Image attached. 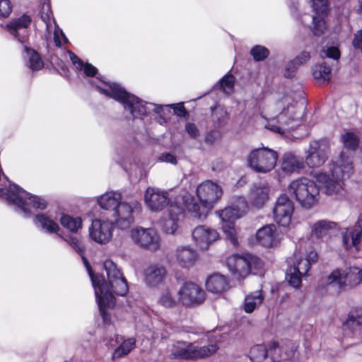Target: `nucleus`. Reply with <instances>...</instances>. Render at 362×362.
<instances>
[{
	"label": "nucleus",
	"mask_w": 362,
	"mask_h": 362,
	"mask_svg": "<svg viewBox=\"0 0 362 362\" xmlns=\"http://www.w3.org/2000/svg\"><path fill=\"white\" fill-rule=\"evenodd\" d=\"M329 151V145L327 141H312L305 151V163L310 168H320L328 159Z\"/></svg>",
	"instance_id": "9b49d317"
},
{
	"label": "nucleus",
	"mask_w": 362,
	"mask_h": 362,
	"mask_svg": "<svg viewBox=\"0 0 362 362\" xmlns=\"http://www.w3.org/2000/svg\"><path fill=\"white\" fill-rule=\"evenodd\" d=\"M192 235L197 247L202 250H208L214 243L219 239L217 230L206 226H199L194 228Z\"/></svg>",
	"instance_id": "f3484780"
},
{
	"label": "nucleus",
	"mask_w": 362,
	"mask_h": 362,
	"mask_svg": "<svg viewBox=\"0 0 362 362\" xmlns=\"http://www.w3.org/2000/svg\"><path fill=\"white\" fill-rule=\"evenodd\" d=\"M354 46L362 51V30L358 31L353 41Z\"/></svg>",
	"instance_id": "e2e57ef3"
},
{
	"label": "nucleus",
	"mask_w": 362,
	"mask_h": 362,
	"mask_svg": "<svg viewBox=\"0 0 362 362\" xmlns=\"http://www.w3.org/2000/svg\"><path fill=\"white\" fill-rule=\"evenodd\" d=\"M298 67L299 65H298L296 62L293 60L291 61L286 67L284 76L286 78H292L295 75Z\"/></svg>",
	"instance_id": "6e6d98bb"
},
{
	"label": "nucleus",
	"mask_w": 362,
	"mask_h": 362,
	"mask_svg": "<svg viewBox=\"0 0 362 362\" xmlns=\"http://www.w3.org/2000/svg\"><path fill=\"white\" fill-rule=\"evenodd\" d=\"M83 259L95 289L100 315L103 321L107 322L109 319L105 309L115 305V295L123 296L127 294L129 289L127 282L112 261L106 260L104 262L107 279L106 282L103 276L94 275L87 259L85 257Z\"/></svg>",
	"instance_id": "f257e3e1"
},
{
	"label": "nucleus",
	"mask_w": 362,
	"mask_h": 362,
	"mask_svg": "<svg viewBox=\"0 0 362 362\" xmlns=\"http://www.w3.org/2000/svg\"><path fill=\"white\" fill-rule=\"evenodd\" d=\"M362 237V220H358L351 227L346 228L341 233L342 243L346 250H358Z\"/></svg>",
	"instance_id": "412c9836"
},
{
	"label": "nucleus",
	"mask_w": 362,
	"mask_h": 362,
	"mask_svg": "<svg viewBox=\"0 0 362 362\" xmlns=\"http://www.w3.org/2000/svg\"><path fill=\"white\" fill-rule=\"evenodd\" d=\"M44 10H46V12H43L41 15V18L42 21L45 22L46 25L47 30H48L49 26L51 25V11L49 9V6L47 5L46 6H43Z\"/></svg>",
	"instance_id": "13d9d810"
},
{
	"label": "nucleus",
	"mask_w": 362,
	"mask_h": 362,
	"mask_svg": "<svg viewBox=\"0 0 362 362\" xmlns=\"http://www.w3.org/2000/svg\"><path fill=\"white\" fill-rule=\"evenodd\" d=\"M25 52H26V57H28V66L33 71L40 70L44 66V63L42 61L40 55L33 49L24 46Z\"/></svg>",
	"instance_id": "a19ab883"
},
{
	"label": "nucleus",
	"mask_w": 362,
	"mask_h": 362,
	"mask_svg": "<svg viewBox=\"0 0 362 362\" xmlns=\"http://www.w3.org/2000/svg\"><path fill=\"white\" fill-rule=\"evenodd\" d=\"M250 259V274H259L263 268V262L258 257L248 255Z\"/></svg>",
	"instance_id": "3c124183"
},
{
	"label": "nucleus",
	"mask_w": 362,
	"mask_h": 362,
	"mask_svg": "<svg viewBox=\"0 0 362 362\" xmlns=\"http://www.w3.org/2000/svg\"><path fill=\"white\" fill-rule=\"evenodd\" d=\"M310 59V54L308 52H302L294 59H293L298 65L305 64Z\"/></svg>",
	"instance_id": "052dcab7"
},
{
	"label": "nucleus",
	"mask_w": 362,
	"mask_h": 362,
	"mask_svg": "<svg viewBox=\"0 0 362 362\" xmlns=\"http://www.w3.org/2000/svg\"><path fill=\"white\" fill-rule=\"evenodd\" d=\"M192 344L183 341L176 342L172 348V354L175 358L192 359Z\"/></svg>",
	"instance_id": "e433bc0d"
},
{
	"label": "nucleus",
	"mask_w": 362,
	"mask_h": 362,
	"mask_svg": "<svg viewBox=\"0 0 362 362\" xmlns=\"http://www.w3.org/2000/svg\"><path fill=\"white\" fill-rule=\"evenodd\" d=\"M221 137L220 132L218 131H211L209 132L205 138L206 142L209 144H213Z\"/></svg>",
	"instance_id": "680f3d73"
},
{
	"label": "nucleus",
	"mask_w": 362,
	"mask_h": 362,
	"mask_svg": "<svg viewBox=\"0 0 362 362\" xmlns=\"http://www.w3.org/2000/svg\"><path fill=\"white\" fill-rule=\"evenodd\" d=\"M141 204L137 200L119 202L112 214L117 226L122 229L129 228L134 221V215L140 212Z\"/></svg>",
	"instance_id": "f8f14e48"
},
{
	"label": "nucleus",
	"mask_w": 362,
	"mask_h": 362,
	"mask_svg": "<svg viewBox=\"0 0 362 362\" xmlns=\"http://www.w3.org/2000/svg\"><path fill=\"white\" fill-rule=\"evenodd\" d=\"M185 130L192 138L196 139L199 136V129L193 123L187 122L185 125Z\"/></svg>",
	"instance_id": "4d7b16f0"
},
{
	"label": "nucleus",
	"mask_w": 362,
	"mask_h": 362,
	"mask_svg": "<svg viewBox=\"0 0 362 362\" xmlns=\"http://www.w3.org/2000/svg\"><path fill=\"white\" fill-rule=\"evenodd\" d=\"M163 331L160 333V336L162 338H167L170 334L173 329L171 326L167 323L163 324Z\"/></svg>",
	"instance_id": "0e129e2a"
},
{
	"label": "nucleus",
	"mask_w": 362,
	"mask_h": 362,
	"mask_svg": "<svg viewBox=\"0 0 362 362\" xmlns=\"http://www.w3.org/2000/svg\"><path fill=\"white\" fill-rule=\"evenodd\" d=\"M288 192L305 209H313L320 200V187L315 180L306 177L292 180L288 186Z\"/></svg>",
	"instance_id": "423d86ee"
},
{
	"label": "nucleus",
	"mask_w": 362,
	"mask_h": 362,
	"mask_svg": "<svg viewBox=\"0 0 362 362\" xmlns=\"http://www.w3.org/2000/svg\"><path fill=\"white\" fill-rule=\"evenodd\" d=\"M278 159L277 153L268 148L252 151L247 158L249 166L255 172L266 173L272 170Z\"/></svg>",
	"instance_id": "1a4fd4ad"
},
{
	"label": "nucleus",
	"mask_w": 362,
	"mask_h": 362,
	"mask_svg": "<svg viewBox=\"0 0 362 362\" xmlns=\"http://www.w3.org/2000/svg\"><path fill=\"white\" fill-rule=\"evenodd\" d=\"M54 41L57 46L60 47L62 45L67 43L68 39L66 37L62 30L59 28H55L54 33Z\"/></svg>",
	"instance_id": "5fc2aeb1"
},
{
	"label": "nucleus",
	"mask_w": 362,
	"mask_h": 362,
	"mask_svg": "<svg viewBox=\"0 0 362 362\" xmlns=\"http://www.w3.org/2000/svg\"><path fill=\"white\" fill-rule=\"evenodd\" d=\"M60 223L72 233H77L82 228V219L78 216L63 214L60 218Z\"/></svg>",
	"instance_id": "58836bf2"
},
{
	"label": "nucleus",
	"mask_w": 362,
	"mask_h": 362,
	"mask_svg": "<svg viewBox=\"0 0 362 362\" xmlns=\"http://www.w3.org/2000/svg\"><path fill=\"white\" fill-rule=\"evenodd\" d=\"M31 23V18L27 15L12 20L7 24L8 32L21 43H25L28 38V27Z\"/></svg>",
	"instance_id": "4be33fe9"
},
{
	"label": "nucleus",
	"mask_w": 362,
	"mask_h": 362,
	"mask_svg": "<svg viewBox=\"0 0 362 362\" xmlns=\"http://www.w3.org/2000/svg\"><path fill=\"white\" fill-rule=\"evenodd\" d=\"M281 349L274 342L268 350L265 346L257 344L254 346L250 351V358L252 362H278L281 359H291L296 354V347L291 344L288 352H285V356L280 354Z\"/></svg>",
	"instance_id": "6e6552de"
},
{
	"label": "nucleus",
	"mask_w": 362,
	"mask_h": 362,
	"mask_svg": "<svg viewBox=\"0 0 362 362\" xmlns=\"http://www.w3.org/2000/svg\"><path fill=\"white\" fill-rule=\"evenodd\" d=\"M269 187L265 184L252 186L249 194V200L252 206L262 208L269 199Z\"/></svg>",
	"instance_id": "bb28decb"
},
{
	"label": "nucleus",
	"mask_w": 362,
	"mask_h": 362,
	"mask_svg": "<svg viewBox=\"0 0 362 362\" xmlns=\"http://www.w3.org/2000/svg\"><path fill=\"white\" fill-rule=\"evenodd\" d=\"M233 85L234 77L232 75H226L221 81V88L227 94L233 92Z\"/></svg>",
	"instance_id": "603ef678"
},
{
	"label": "nucleus",
	"mask_w": 362,
	"mask_h": 362,
	"mask_svg": "<svg viewBox=\"0 0 362 362\" xmlns=\"http://www.w3.org/2000/svg\"><path fill=\"white\" fill-rule=\"evenodd\" d=\"M218 349L216 344H211L208 346H199L192 344V359L201 358L210 356L215 353Z\"/></svg>",
	"instance_id": "ea45409f"
},
{
	"label": "nucleus",
	"mask_w": 362,
	"mask_h": 362,
	"mask_svg": "<svg viewBox=\"0 0 362 362\" xmlns=\"http://www.w3.org/2000/svg\"><path fill=\"white\" fill-rule=\"evenodd\" d=\"M247 210L248 204L246 199L239 197L235 199L232 206L216 211L221 220L224 234L234 245H238V230L235 221L243 216Z\"/></svg>",
	"instance_id": "0eeeda50"
},
{
	"label": "nucleus",
	"mask_w": 362,
	"mask_h": 362,
	"mask_svg": "<svg viewBox=\"0 0 362 362\" xmlns=\"http://www.w3.org/2000/svg\"><path fill=\"white\" fill-rule=\"evenodd\" d=\"M301 275L298 272H294L293 267H291L287 272L286 278L290 285L294 288H298L301 284Z\"/></svg>",
	"instance_id": "8fccbe9b"
},
{
	"label": "nucleus",
	"mask_w": 362,
	"mask_h": 362,
	"mask_svg": "<svg viewBox=\"0 0 362 362\" xmlns=\"http://www.w3.org/2000/svg\"><path fill=\"white\" fill-rule=\"evenodd\" d=\"M327 280L329 285H337L339 288L345 285L355 286L362 282V269H336L329 275Z\"/></svg>",
	"instance_id": "4468645a"
},
{
	"label": "nucleus",
	"mask_w": 362,
	"mask_h": 362,
	"mask_svg": "<svg viewBox=\"0 0 362 362\" xmlns=\"http://www.w3.org/2000/svg\"><path fill=\"white\" fill-rule=\"evenodd\" d=\"M362 325V308H354L349 314L348 319L344 325V328L354 337L360 338L361 336V325Z\"/></svg>",
	"instance_id": "cd10ccee"
},
{
	"label": "nucleus",
	"mask_w": 362,
	"mask_h": 362,
	"mask_svg": "<svg viewBox=\"0 0 362 362\" xmlns=\"http://www.w3.org/2000/svg\"><path fill=\"white\" fill-rule=\"evenodd\" d=\"M168 211L167 216L164 217L160 222V227L163 233L173 235L178 229V221L182 214V209L177 206L170 205Z\"/></svg>",
	"instance_id": "393cba45"
},
{
	"label": "nucleus",
	"mask_w": 362,
	"mask_h": 362,
	"mask_svg": "<svg viewBox=\"0 0 362 362\" xmlns=\"http://www.w3.org/2000/svg\"><path fill=\"white\" fill-rule=\"evenodd\" d=\"M174 257L178 266L185 269H189L197 262L198 254L190 246H180L175 250Z\"/></svg>",
	"instance_id": "5701e85b"
},
{
	"label": "nucleus",
	"mask_w": 362,
	"mask_h": 362,
	"mask_svg": "<svg viewBox=\"0 0 362 362\" xmlns=\"http://www.w3.org/2000/svg\"><path fill=\"white\" fill-rule=\"evenodd\" d=\"M197 195L200 204L190 194L183 197L185 207L194 218L204 220L209 212L223 195L221 186L211 180H206L197 187Z\"/></svg>",
	"instance_id": "39448f33"
},
{
	"label": "nucleus",
	"mask_w": 362,
	"mask_h": 362,
	"mask_svg": "<svg viewBox=\"0 0 362 362\" xmlns=\"http://www.w3.org/2000/svg\"><path fill=\"white\" fill-rule=\"evenodd\" d=\"M59 236L66 241L71 247H73L78 253L82 254L84 252L85 247L81 242L75 236L69 235L63 237L61 235Z\"/></svg>",
	"instance_id": "49530a36"
},
{
	"label": "nucleus",
	"mask_w": 362,
	"mask_h": 362,
	"mask_svg": "<svg viewBox=\"0 0 362 362\" xmlns=\"http://www.w3.org/2000/svg\"><path fill=\"white\" fill-rule=\"evenodd\" d=\"M173 106H175V112H176V114L178 115V116H185V107L182 105H173Z\"/></svg>",
	"instance_id": "69168bd1"
},
{
	"label": "nucleus",
	"mask_w": 362,
	"mask_h": 362,
	"mask_svg": "<svg viewBox=\"0 0 362 362\" xmlns=\"http://www.w3.org/2000/svg\"><path fill=\"white\" fill-rule=\"evenodd\" d=\"M341 141L343 143L344 148L340 154L345 152L346 155L351 157V160L353 162L354 153L359 144L358 135L351 132H346L341 135Z\"/></svg>",
	"instance_id": "72a5a7b5"
},
{
	"label": "nucleus",
	"mask_w": 362,
	"mask_h": 362,
	"mask_svg": "<svg viewBox=\"0 0 362 362\" xmlns=\"http://www.w3.org/2000/svg\"><path fill=\"white\" fill-rule=\"evenodd\" d=\"M178 300L185 306L191 307L202 304L206 298L204 291L196 283H184L177 291Z\"/></svg>",
	"instance_id": "ddd939ff"
},
{
	"label": "nucleus",
	"mask_w": 362,
	"mask_h": 362,
	"mask_svg": "<svg viewBox=\"0 0 362 362\" xmlns=\"http://www.w3.org/2000/svg\"><path fill=\"white\" fill-rule=\"evenodd\" d=\"M158 303L164 308H173L177 305V301L169 290H165L159 296Z\"/></svg>",
	"instance_id": "37998d69"
},
{
	"label": "nucleus",
	"mask_w": 362,
	"mask_h": 362,
	"mask_svg": "<svg viewBox=\"0 0 362 362\" xmlns=\"http://www.w3.org/2000/svg\"><path fill=\"white\" fill-rule=\"evenodd\" d=\"M37 228L48 234L59 235L60 227L51 217L45 214H38L33 218Z\"/></svg>",
	"instance_id": "c756f323"
},
{
	"label": "nucleus",
	"mask_w": 362,
	"mask_h": 362,
	"mask_svg": "<svg viewBox=\"0 0 362 362\" xmlns=\"http://www.w3.org/2000/svg\"><path fill=\"white\" fill-rule=\"evenodd\" d=\"M304 108L293 103L292 98L284 95L270 105L267 112L268 122L266 128L281 135H286L303 123Z\"/></svg>",
	"instance_id": "f03ea898"
},
{
	"label": "nucleus",
	"mask_w": 362,
	"mask_h": 362,
	"mask_svg": "<svg viewBox=\"0 0 362 362\" xmlns=\"http://www.w3.org/2000/svg\"><path fill=\"white\" fill-rule=\"evenodd\" d=\"M130 236L136 245L149 251H158L161 247L160 236L153 228L136 227L132 229Z\"/></svg>",
	"instance_id": "9d476101"
},
{
	"label": "nucleus",
	"mask_w": 362,
	"mask_h": 362,
	"mask_svg": "<svg viewBox=\"0 0 362 362\" xmlns=\"http://www.w3.org/2000/svg\"><path fill=\"white\" fill-rule=\"evenodd\" d=\"M318 255L314 250H310L306 252L305 257L296 259L294 263L293 270L298 272L301 275H305L309 271L310 266L317 262Z\"/></svg>",
	"instance_id": "473e14b6"
},
{
	"label": "nucleus",
	"mask_w": 362,
	"mask_h": 362,
	"mask_svg": "<svg viewBox=\"0 0 362 362\" xmlns=\"http://www.w3.org/2000/svg\"><path fill=\"white\" fill-rule=\"evenodd\" d=\"M69 58L74 65L75 68L78 71H83V73L87 76H93L97 72V69L92 64L86 63L84 64L73 52H68Z\"/></svg>",
	"instance_id": "4c0bfd02"
},
{
	"label": "nucleus",
	"mask_w": 362,
	"mask_h": 362,
	"mask_svg": "<svg viewBox=\"0 0 362 362\" xmlns=\"http://www.w3.org/2000/svg\"><path fill=\"white\" fill-rule=\"evenodd\" d=\"M310 5L315 14L322 16H327L328 15V0H310Z\"/></svg>",
	"instance_id": "c03bdc74"
},
{
	"label": "nucleus",
	"mask_w": 362,
	"mask_h": 362,
	"mask_svg": "<svg viewBox=\"0 0 362 362\" xmlns=\"http://www.w3.org/2000/svg\"><path fill=\"white\" fill-rule=\"evenodd\" d=\"M331 67L326 63L317 64L312 68L313 78L320 82L328 81L331 79Z\"/></svg>",
	"instance_id": "c9c22d12"
},
{
	"label": "nucleus",
	"mask_w": 362,
	"mask_h": 362,
	"mask_svg": "<svg viewBox=\"0 0 362 362\" xmlns=\"http://www.w3.org/2000/svg\"><path fill=\"white\" fill-rule=\"evenodd\" d=\"M144 200L147 207L153 211L163 210L169 202L168 193L165 191L151 187L146 189Z\"/></svg>",
	"instance_id": "a211bd4d"
},
{
	"label": "nucleus",
	"mask_w": 362,
	"mask_h": 362,
	"mask_svg": "<svg viewBox=\"0 0 362 362\" xmlns=\"http://www.w3.org/2000/svg\"><path fill=\"white\" fill-rule=\"evenodd\" d=\"M269 50L264 46L256 45L250 50V54L255 61H262L269 55Z\"/></svg>",
	"instance_id": "de8ad7c7"
},
{
	"label": "nucleus",
	"mask_w": 362,
	"mask_h": 362,
	"mask_svg": "<svg viewBox=\"0 0 362 362\" xmlns=\"http://www.w3.org/2000/svg\"><path fill=\"white\" fill-rule=\"evenodd\" d=\"M320 57L322 58L328 57L338 60L340 57V52L337 47H324L320 52Z\"/></svg>",
	"instance_id": "09e8293b"
},
{
	"label": "nucleus",
	"mask_w": 362,
	"mask_h": 362,
	"mask_svg": "<svg viewBox=\"0 0 362 362\" xmlns=\"http://www.w3.org/2000/svg\"><path fill=\"white\" fill-rule=\"evenodd\" d=\"M144 274L146 284L149 287H156L164 281L167 271L163 265L153 263L145 269Z\"/></svg>",
	"instance_id": "b1692460"
},
{
	"label": "nucleus",
	"mask_w": 362,
	"mask_h": 362,
	"mask_svg": "<svg viewBox=\"0 0 362 362\" xmlns=\"http://www.w3.org/2000/svg\"><path fill=\"white\" fill-rule=\"evenodd\" d=\"M12 11L10 0H0V18L8 17Z\"/></svg>",
	"instance_id": "864d4df0"
},
{
	"label": "nucleus",
	"mask_w": 362,
	"mask_h": 362,
	"mask_svg": "<svg viewBox=\"0 0 362 362\" xmlns=\"http://www.w3.org/2000/svg\"><path fill=\"white\" fill-rule=\"evenodd\" d=\"M90 83L95 86L100 93L122 103L124 110L129 111L134 118L146 115L156 107L155 104L147 103L127 93L118 83H107L98 78L90 80Z\"/></svg>",
	"instance_id": "20e7f679"
},
{
	"label": "nucleus",
	"mask_w": 362,
	"mask_h": 362,
	"mask_svg": "<svg viewBox=\"0 0 362 362\" xmlns=\"http://www.w3.org/2000/svg\"><path fill=\"white\" fill-rule=\"evenodd\" d=\"M294 211V204L290 198L286 195H281L276 200L273 209L274 218L280 226H288Z\"/></svg>",
	"instance_id": "dca6fc26"
},
{
	"label": "nucleus",
	"mask_w": 362,
	"mask_h": 362,
	"mask_svg": "<svg viewBox=\"0 0 362 362\" xmlns=\"http://www.w3.org/2000/svg\"><path fill=\"white\" fill-rule=\"evenodd\" d=\"M226 264L232 275L238 280L243 279L250 274L248 255H231L228 257Z\"/></svg>",
	"instance_id": "6ab92c4d"
},
{
	"label": "nucleus",
	"mask_w": 362,
	"mask_h": 362,
	"mask_svg": "<svg viewBox=\"0 0 362 362\" xmlns=\"http://www.w3.org/2000/svg\"><path fill=\"white\" fill-rule=\"evenodd\" d=\"M158 160L160 162L169 163L174 165L177 163L176 157L173 154L170 153H165L161 154L158 157Z\"/></svg>",
	"instance_id": "bf43d9fd"
},
{
	"label": "nucleus",
	"mask_w": 362,
	"mask_h": 362,
	"mask_svg": "<svg viewBox=\"0 0 362 362\" xmlns=\"http://www.w3.org/2000/svg\"><path fill=\"white\" fill-rule=\"evenodd\" d=\"M122 199V195L118 192L110 191L104 193L97 199L100 207L104 210L114 213Z\"/></svg>",
	"instance_id": "7c9ffc66"
},
{
	"label": "nucleus",
	"mask_w": 362,
	"mask_h": 362,
	"mask_svg": "<svg viewBox=\"0 0 362 362\" xmlns=\"http://www.w3.org/2000/svg\"><path fill=\"white\" fill-rule=\"evenodd\" d=\"M206 288L211 293L221 294L228 290L229 281L225 275L214 273L207 278Z\"/></svg>",
	"instance_id": "c85d7f7f"
},
{
	"label": "nucleus",
	"mask_w": 362,
	"mask_h": 362,
	"mask_svg": "<svg viewBox=\"0 0 362 362\" xmlns=\"http://www.w3.org/2000/svg\"><path fill=\"white\" fill-rule=\"evenodd\" d=\"M259 243L265 247H272L276 243V228L274 224L259 228L256 234Z\"/></svg>",
	"instance_id": "2f4dec72"
},
{
	"label": "nucleus",
	"mask_w": 362,
	"mask_h": 362,
	"mask_svg": "<svg viewBox=\"0 0 362 362\" xmlns=\"http://www.w3.org/2000/svg\"><path fill=\"white\" fill-rule=\"evenodd\" d=\"M354 170L351 157L345 152L340 154L332 163V168L327 172H317L313 177L321 185L325 194L334 197L345 194L344 180Z\"/></svg>",
	"instance_id": "7ed1b4c3"
},
{
	"label": "nucleus",
	"mask_w": 362,
	"mask_h": 362,
	"mask_svg": "<svg viewBox=\"0 0 362 362\" xmlns=\"http://www.w3.org/2000/svg\"><path fill=\"white\" fill-rule=\"evenodd\" d=\"M337 224L334 222L326 220H320L315 222L312 226L313 233L318 237H322L329 229L335 228Z\"/></svg>",
	"instance_id": "79ce46f5"
},
{
	"label": "nucleus",
	"mask_w": 362,
	"mask_h": 362,
	"mask_svg": "<svg viewBox=\"0 0 362 362\" xmlns=\"http://www.w3.org/2000/svg\"><path fill=\"white\" fill-rule=\"evenodd\" d=\"M356 11L358 13H361L362 11V2L359 4L358 7L356 8Z\"/></svg>",
	"instance_id": "338daca9"
},
{
	"label": "nucleus",
	"mask_w": 362,
	"mask_h": 362,
	"mask_svg": "<svg viewBox=\"0 0 362 362\" xmlns=\"http://www.w3.org/2000/svg\"><path fill=\"white\" fill-rule=\"evenodd\" d=\"M326 16H318L314 14L313 17V32L315 35H320L325 33L327 30V23L325 21Z\"/></svg>",
	"instance_id": "a18cd8bd"
},
{
	"label": "nucleus",
	"mask_w": 362,
	"mask_h": 362,
	"mask_svg": "<svg viewBox=\"0 0 362 362\" xmlns=\"http://www.w3.org/2000/svg\"><path fill=\"white\" fill-rule=\"evenodd\" d=\"M264 296L262 290L251 292L245 297L243 309L247 313H252L263 303Z\"/></svg>",
	"instance_id": "f704fd0d"
},
{
	"label": "nucleus",
	"mask_w": 362,
	"mask_h": 362,
	"mask_svg": "<svg viewBox=\"0 0 362 362\" xmlns=\"http://www.w3.org/2000/svg\"><path fill=\"white\" fill-rule=\"evenodd\" d=\"M114 228L113 221L95 219L89 228V235L95 243L105 245L111 241Z\"/></svg>",
	"instance_id": "2eb2a0df"
},
{
	"label": "nucleus",
	"mask_w": 362,
	"mask_h": 362,
	"mask_svg": "<svg viewBox=\"0 0 362 362\" xmlns=\"http://www.w3.org/2000/svg\"><path fill=\"white\" fill-rule=\"evenodd\" d=\"M136 339L134 338H128L124 339L120 335H115L113 338H110L107 346L114 349L112 354V360H117L127 355L135 346Z\"/></svg>",
	"instance_id": "aec40b11"
},
{
	"label": "nucleus",
	"mask_w": 362,
	"mask_h": 362,
	"mask_svg": "<svg viewBox=\"0 0 362 362\" xmlns=\"http://www.w3.org/2000/svg\"><path fill=\"white\" fill-rule=\"evenodd\" d=\"M304 161L291 152L285 153L281 160L279 170L285 175L300 173L304 169Z\"/></svg>",
	"instance_id": "a878e982"
}]
</instances>
